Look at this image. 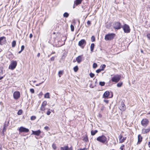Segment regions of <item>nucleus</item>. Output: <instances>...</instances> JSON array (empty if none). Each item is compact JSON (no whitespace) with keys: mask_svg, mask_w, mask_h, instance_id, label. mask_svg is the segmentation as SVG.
I'll return each instance as SVG.
<instances>
[{"mask_svg":"<svg viewBox=\"0 0 150 150\" xmlns=\"http://www.w3.org/2000/svg\"><path fill=\"white\" fill-rule=\"evenodd\" d=\"M149 147H150V142H149Z\"/></svg>","mask_w":150,"mask_h":150,"instance_id":"58","label":"nucleus"},{"mask_svg":"<svg viewBox=\"0 0 150 150\" xmlns=\"http://www.w3.org/2000/svg\"><path fill=\"white\" fill-rule=\"evenodd\" d=\"M91 40L92 42H94L95 41V38L93 36H92L91 38Z\"/></svg>","mask_w":150,"mask_h":150,"instance_id":"32","label":"nucleus"},{"mask_svg":"<svg viewBox=\"0 0 150 150\" xmlns=\"http://www.w3.org/2000/svg\"><path fill=\"white\" fill-rule=\"evenodd\" d=\"M17 62L16 61H11V64L9 67V69L13 70L15 69L17 66Z\"/></svg>","mask_w":150,"mask_h":150,"instance_id":"3","label":"nucleus"},{"mask_svg":"<svg viewBox=\"0 0 150 150\" xmlns=\"http://www.w3.org/2000/svg\"><path fill=\"white\" fill-rule=\"evenodd\" d=\"M6 129L5 128H4H4H3V130L2 131V132H3V133L4 132V131H6Z\"/></svg>","mask_w":150,"mask_h":150,"instance_id":"49","label":"nucleus"},{"mask_svg":"<svg viewBox=\"0 0 150 150\" xmlns=\"http://www.w3.org/2000/svg\"><path fill=\"white\" fill-rule=\"evenodd\" d=\"M113 28L116 29L118 30L122 28V26L120 23L118 22L114 23L113 24Z\"/></svg>","mask_w":150,"mask_h":150,"instance_id":"7","label":"nucleus"},{"mask_svg":"<svg viewBox=\"0 0 150 150\" xmlns=\"http://www.w3.org/2000/svg\"><path fill=\"white\" fill-rule=\"evenodd\" d=\"M24 45H22L21 47V51H22L24 49Z\"/></svg>","mask_w":150,"mask_h":150,"instance_id":"45","label":"nucleus"},{"mask_svg":"<svg viewBox=\"0 0 150 150\" xmlns=\"http://www.w3.org/2000/svg\"><path fill=\"white\" fill-rule=\"evenodd\" d=\"M22 110H19L17 114L18 115H21L22 114Z\"/></svg>","mask_w":150,"mask_h":150,"instance_id":"31","label":"nucleus"},{"mask_svg":"<svg viewBox=\"0 0 150 150\" xmlns=\"http://www.w3.org/2000/svg\"><path fill=\"white\" fill-rule=\"evenodd\" d=\"M16 45V41L15 40L13 41L12 43V47H14Z\"/></svg>","mask_w":150,"mask_h":150,"instance_id":"25","label":"nucleus"},{"mask_svg":"<svg viewBox=\"0 0 150 150\" xmlns=\"http://www.w3.org/2000/svg\"><path fill=\"white\" fill-rule=\"evenodd\" d=\"M102 70L101 69H99L96 70V71L97 73H98L100 72Z\"/></svg>","mask_w":150,"mask_h":150,"instance_id":"43","label":"nucleus"},{"mask_svg":"<svg viewBox=\"0 0 150 150\" xmlns=\"http://www.w3.org/2000/svg\"><path fill=\"white\" fill-rule=\"evenodd\" d=\"M96 139L98 141L103 143H105V142H108L107 138L104 135L98 137Z\"/></svg>","mask_w":150,"mask_h":150,"instance_id":"1","label":"nucleus"},{"mask_svg":"<svg viewBox=\"0 0 150 150\" xmlns=\"http://www.w3.org/2000/svg\"><path fill=\"white\" fill-rule=\"evenodd\" d=\"M33 134H34L37 136H39L41 133V131L40 130H38L37 131H34L33 130L32 131Z\"/></svg>","mask_w":150,"mask_h":150,"instance_id":"13","label":"nucleus"},{"mask_svg":"<svg viewBox=\"0 0 150 150\" xmlns=\"http://www.w3.org/2000/svg\"><path fill=\"white\" fill-rule=\"evenodd\" d=\"M149 122V121L147 119L145 118L142 120L141 123L143 126L146 127L148 124Z\"/></svg>","mask_w":150,"mask_h":150,"instance_id":"6","label":"nucleus"},{"mask_svg":"<svg viewBox=\"0 0 150 150\" xmlns=\"http://www.w3.org/2000/svg\"><path fill=\"white\" fill-rule=\"evenodd\" d=\"M115 35L114 34H109L105 36V39L106 40H110L114 38Z\"/></svg>","mask_w":150,"mask_h":150,"instance_id":"5","label":"nucleus"},{"mask_svg":"<svg viewBox=\"0 0 150 150\" xmlns=\"http://www.w3.org/2000/svg\"><path fill=\"white\" fill-rule=\"evenodd\" d=\"M71 31H74V27L72 25H71Z\"/></svg>","mask_w":150,"mask_h":150,"instance_id":"30","label":"nucleus"},{"mask_svg":"<svg viewBox=\"0 0 150 150\" xmlns=\"http://www.w3.org/2000/svg\"><path fill=\"white\" fill-rule=\"evenodd\" d=\"M44 129H45L47 131H48L50 130V128L48 126H46L44 127Z\"/></svg>","mask_w":150,"mask_h":150,"instance_id":"39","label":"nucleus"},{"mask_svg":"<svg viewBox=\"0 0 150 150\" xmlns=\"http://www.w3.org/2000/svg\"><path fill=\"white\" fill-rule=\"evenodd\" d=\"M43 81L42 82L40 83L39 84H36L35 85V86H39L41 84H42L43 83Z\"/></svg>","mask_w":150,"mask_h":150,"instance_id":"48","label":"nucleus"},{"mask_svg":"<svg viewBox=\"0 0 150 150\" xmlns=\"http://www.w3.org/2000/svg\"><path fill=\"white\" fill-rule=\"evenodd\" d=\"M94 47V44L93 43L91 44L90 46L91 50V52H93V51Z\"/></svg>","mask_w":150,"mask_h":150,"instance_id":"23","label":"nucleus"},{"mask_svg":"<svg viewBox=\"0 0 150 150\" xmlns=\"http://www.w3.org/2000/svg\"><path fill=\"white\" fill-rule=\"evenodd\" d=\"M121 78V76L119 75H117L114 76L112 77L111 81L112 82L117 83L120 80Z\"/></svg>","mask_w":150,"mask_h":150,"instance_id":"2","label":"nucleus"},{"mask_svg":"<svg viewBox=\"0 0 150 150\" xmlns=\"http://www.w3.org/2000/svg\"><path fill=\"white\" fill-rule=\"evenodd\" d=\"M36 117L35 116H32L31 117L30 119L31 120H34L35 119Z\"/></svg>","mask_w":150,"mask_h":150,"instance_id":"35","label":"nucleus"},{"mask_svg":"<svg viewBox=\"0 0 150 150\" xmlns=\"http://www.w3.org/2000/svg\"><path fill=\"white\" fill-rule=\"evenodd\" d=\"M83 140L86 142H87L88 140V139L87 137H85L83 139Z\"/></svg>","mask_w":150,"mask_h":150,"instance_id":"41","label":"nucleus"},{"mask_svg":"<svg viewBox=\"0 0 150 150\" xmlns=\"http://www.w3.org/2000/svg\"><path fill=\"white\" fill-rule=\"evenodd\" d=\"M3 78V76H2L0 77V80L1 79H2Z\"/></svg>","mask_w":150,"mask_h":150,"instance_id":"55","label":"nucleus"},{"mask_svg":"<svg viewBox=\"0 0 150 150\" xmlns=\"http://www.w3.org/2000/svg\"><path fill=\"white\" fill-rule=\"evenodd\" d=\"M69 16V14L67 12H65L63 14V16L64 17L67 18Z\"/></svg>","mask_w":150,"mask_h":150,"instance_id":"26","label":"nucleus"},{"mask_svg":"<svg viewBox=\"0 0 150 150\" xmlns=\"http://www.w3.org/2000/svg\"><path fill=\"white\" fill-rule=\"evenodd\" d=\"M122 82H120L117 84V86L118 87H120L122 86Z\"/></svg>","mask_w":150,"mask_h":150,"instance_id":"27","label":"nucleus"},{"mask_svg":"<svg viewBox=\"0 0 150 150\" xmlns=\"http://www.w3.org/2000/svg\"><path fill=\"white\" fill-rule=\"evenodd\" d=\"M104 101L106 103H108V100H104Z\"/></svg>","mask_w":150,"mask_h":150,"instance_id":"54","label":"nucleus"},{"mask_svg":"<svg viewBox=\"0 0 150 150\" xmlns=\"http://www.w3.org/2000/svg\"><path fill=\"white\" fill-rule=\"evenodd\" d=\"M79 150H85V148H83V149H80Z\"/></svg>","mask_w":150,"mask_h":150,"instance_id":"57","label":"nucleus"},{"mask_svg":"<svg viewBox=\"0 0 150 150\" xmlns=\"http://www.w3.org/2000/svg\"><path fill=\"white\" fill-rule=\"evenodd\" d=\"M110 95V93L108 91L105 92L103 96V97L105 98H108Z\"/></svg>","mask_w":150,"mask_h":150,"instance_id":"15","label":"nucleus"},{"mask_svg":"<svg viewBox=\"0 0 150 150\" xmlns=\"http://www.w3.org/2000/svg\"><path fill=\"white\" fill-rule=\"evenodd\" d=\"M90 76L91 77L93 78L94 76V74L92 73H90L89 74Z\"/></svg>","mask_w":150,"mask_h":150,"instance_id":"38","label":"nucleus"},{"mask_svg":"<svg viewBox=\"0 0 150 150\" xmlns=\"http://www.w3.org/2000/svg\"><path fill=\"white\" fill-rule=\"evenodd\" d=\"M120 109L122 111H124L125 109V106L124 104L122 102L121 103V104L119 106Z\"/></svg>","mask_w":150,"mask_h":150,"instance_id":"12","label":"nucleus"},{"mask_svg":"<svg viewBox=\"0 0 150 150\" xmlns=\"http://www.w3.org/2000/svg\"><path fill=\"white\" fill-rule=\"evenodd\" d=\"M78 70V68L77 66L74 68V70L75 72H76Z\"/></svg>","mask_w":150,"mask_h":150,"instance_id":"29","label":"nucleus"},{"mask_svg":"<svg viewBox=\"0 0 150 150\" xmlns=\"http://www.w3.org/2000/svg\"><path fill=\"white\" fill-rule=\"evenodd\" d=\"M19 131L21 132H29V130L28 129L25 128L23 127H21L19 128Z\"/></svg>","mask_w":150,"mask_h":150,"instance_id":"9","label":"nucleus"},{"mask_svg":"<svg viewBox=\"0 0 150 150\" xmlns=\"http://www.w3.org/2000/svg\"><path fill=\"white\" fill-rule=\"evenodd\" d=\"M86 43L85 40L84 39H82L79 41V45L80 46L83 45L84 44Z\"/></svg>","mask_w":150,"mask_h":150,"instance_id":"14","label":"nucleus"},{"mask_svg":"<svg viewBox=\"0 0 150 150\" xmlns=\"http://www.w3.org/2000/svg\"><path fill=\"white\" fill-rule=\"evenodd\" d=\"M112 150H114V149H112Z\"/></svg>","mask_w":150,"mask_h":150,"instance_id":"63","label":"nucleus"},{"mask_svg":"<svg viewBox=\"0 0 150 150\" xmlns=\"http://www.w3.org/2000/svg\"><path fill=\"white\" fill-rule=\"evenodd\" d=\"M63 72L62 71H59L58 72V75H59V77H61L60 75H62V74Z\"/></svg>","mask_w":150,"mask_h":150,"instance_id":"36","label":"nucleus"},{"mask_svg":"<svg viewBox=\"0 0 150 150\" xmlns=\"http://www.w3.org/2000/svg\"><path fill=\"white\" fill-rule=\"evenodd\" d=\"M44 97L46 98H50V94L49 93H46L44 95Z\"/></svg>","mask_w":150,"mask_h":150,"instance_id":"24","label":"nucleus"},{"mask_svg":"<svg viewBox=\"0 0 150 150\" xmlns=\"http://www.w3.org/2000/svg\"><path fill=\"white\" fill-rule=\"evenodd\" d=\"M105 67H106V66L105 64H103V65H101L102 69H101L102 71L103 70H104V69L105 68Z\"/></svg>","mask_w":150,"mask_h":150,"instance_id":"34","label":"nucleus"},{"mask_svg":"<svg viewBox=\"0 0 150 150\" xmlns=\"http://www.w3.org/2000/svg\"><path fill=\"white\" fill-rule=\"evenodd\" d=\"M53 34H55V32H54L53 33Z\"/></svg>","mask_w":150,"mask_h":150,"instance_id":"60","label":"nucleus"},{"mask_svg":"<svg viewBox=\"0 0 150 150\" xmlns=\"http://www.w3.org/2000/svg\"><path fill=\"white\" fill-rule=\"evenodd\" d=\"M147 38L150 40V33L148 34L147 35Z\"/></svg>","mask_w":150,"mask_h":150,"instance_id":"44","label":"nucleus"},{"mask_svg":"<svg viewBox=\"0 0 150 150\" xmlns=\"http://www.w3.org/2000/svg\"><path fill=\"white\" fill-rule=\"evenodd\" d=\"M76 60L79 63H80L82 60V57L81 55L79 56L76 59Z\"/></svg>","mask_w":150,"mask_h":150,"instance_id":"18","label":"nucleus"},{"mask_svg":"<svg viewBox=\"0 0 150 150\" xmlns=\"http://www.w3.org/2000/svg\"><path fill=\"white\" fill-rule=\"evenodd\" d=\"M52 147L54 149H55L56 148V145L54 144H53L52 145Z\"/></svg>","mask_w":150,"mask_h":150,"instance_id":"42","label":"nucleus"},{"mask_svg":"<svg viewBox=\"0 0 150 150\" xmlns=\"http://www.w3.org/2000/svg\"><path fill=\"white\" fill-rule=\"evenodd\" d=\"M97 67V64L96 63H93V67L94 68H96Z\"/></svg>","mask_w":150,"mask_h":150,"instance_id":"33","label":"nucleus"},{"mask_svg":"<svg viewBox=\"0 0 150 150\" xmlns=\"http://www.w3.org/2000/svg\"><path fill=\"white\" fill-rule=\"evenodd\" d=\"M99 85L101 86H103L105 85V82H104L102 81L100 82Z\"/></svg>","mask_w":150,"mask_h":150,"instance_id":"28","label":"nucleus"},{"mask_svg":"<svg viewBox=\"0 0 150 150\" xmlns=\"http://www.w3.org/2000/svg\"><path fill=\"white\" fill-rule=\"evenodd\" d=\"M48 110L47 111V115H50L51 113V111H50V109H48Z\"/></svg>","mask_w":150,"mask_h":150,"instance_id":"37","label":"nucleus"},{"mask_svg":"<svg viewBox=\"0 0 150 150\" xmlns=\"http://www.w3.org/2000/svg\"><path fill=\"white\" fill-rule=\"evenodd\" d=\"M60 150H72L71 148H69L67 146L61 147Z\"/></svg>","mask_w":150,"mask_h":150,"instance_id":"20","label":"nucleus"},{"mask_svg":"<svg viewBox=\"0 0 150 150\" xmlns=\"http://www.w3.org/2000/svg\"><path fill=\"white\" fill-rule=\"evenodd\" d=\"M20 94L19 91H15L13 94V97L15 99H17L20 97Z\"/></svg>","mask_w":150,"mask_h":150,"instance_id":"8","label":"nucleus"},{"mask_svg":"<svg viewBox=\"0 0 150 150\" xmlns=\"http://www.w3.org/2000/svg\"><path fill=\"white\" fill-rule=\"evenodd\" d=\"M7 125L6 124V123L5 124H4V127L5 128V127H7Z\"/></svg>","mask_w":150,"mask_h":150,"instance_id":"52","label":"nucleus"},{"mask_svg":"<svg viewBox=\"0 0 150 150\" xmlns=\"http://www.w3.org/2000/svg\"><path fill=\"white\" fill-rule=\"evenodd\" d=\"M30 92L33 93L35 92L34 90L33 89L31 88L30 89Z\"/></svg>","mask_w":150,"mask_h":150,"instance_id":"40","label":"nucleus"},{"mask_svg":"<svg viewBox=\"0 0 150 150\" xmlns=\"http://www.w3.org/2000/svg\"><path fill=\"white\" fill-rule=\"evenodd\" d=\"M97 132H98V131L97 130H95L94 131L92 130L91 131V135L93 136Z\"/></svg>","mask_w":150,"mask_h":150,"instance_id":"22","label":"nucleus"},{"mask_svg":"<svg viewBox=\"0 0 150 150\" xmlns=\"http://www.w3.org/2000/svg\"><path fill=\"white\" fill-rule=\"evenodd\" d=\"M75 5H76V4L75 3L73 6V8H75Z\"/></svg>","mask_w":150,"mask_h":150,"instance_id":"56","label":"nucleus"},{"mask_svg":"<svg viewBox=\"0 0 150 150\" xmlns=\"http://www.w3.org/2000/svg\"><path fill=\"white\" fill-rule=\"evenodd\" d=\"M55 53V52H53L52 53Z\"/></svg>","mask_w":150,"mask_h":150,"instance_id":"62","label":"nucleus"},{"mask_svg":"<svg viewBox=\"0 0 150 150\" xmlns=\"http://www.w3.org/2000/svg\"><path fill=\"white\" fill-rule=\"evenodd\" d=\"M47 104V102L46 101H44L42 103L41 108L40 110L42 111H44L45 109V106Z\"/></svg>","mask_w":150,"mask_h":150,"instance_id":"10","label":"nucleus"},{"mask_svg":"<svg viewBox=\"0 0 150 150\" xmlns=\"http://www.w3.org/2000/svg\"><path fill=\"white\" fill-rule=\"evenodd\" d=\"M54 57H52L51 58H50V60L52 61H54Z\"/></svg>","mask_w":150,"mask_h":150,"instance_id":"47","label":"nucleus"},{"mask_svg":"<svg viewBox=\"0 0 150 150\" xmlns=\"http://www.w3.org/2000/svg\"><path fill=\"white\" fill-rule=\"evenodd\" d=\"M122 27L123 28L125 33H128L130 32V29L128 25L125 24Z\"/></svg>","mask_w":150,"mask_h":150,"instance_id":"4","label":"nucleus"},{"mask_svg":"<svg viewBox=\"0 0 150 150\" xmlns=\"http://www.w3.org/2000/svg\"><path fill=\"white\" fill-rule=\"evenodd\" d=\"M29 37L30 38H32L33 37V35L32 34H30Z\"/></svg>","mask_w":150,"mask_h":150,"instance_id":"51","label":"nucleus"},{"mask_svg":"<svg viewBox=\"0 0 150 150\" xmlns=\"http://www.w3.org/2000/svg\"><path fill=\"white\" fill-rule=\"evenodd\" d=\"M22 51H21V50L20 51H19L18 52V53H20L21 52H22Z\"/></svg>","mask_w":150,"mask_h":150,"instance_id":"59","label":"nucleus"},{"mask_svg":"<svg viewBox=\"0 0 150 150\" xmlns=\"http://www.w3.org/2000/svg\"><path fill=\"white\" fill-rule=\"evenodd\" d=\"M150 131V128H148L146 129H142V133L144 134L149 132Z\"/></svg>","mask_w":150,"mask_h":150,"instance_id":"16","label":"nucleus"},{"mask_svg":"<svg viewBox=\"0 0 150 150\" xmlns=\"http://www.w3.org/2000/svg\"><path fill=\"white\" fill-rule=\"evenodd\" d=\"M1 69V72H0V74H3V70L2 69Z\"/></svg>","mask_w":150,"mask_h":150,"instance_id":"50","label":"nucleus"},{"mask_svg":"<svg viewBox=\"0 0 150 150\" xmlns=\"http://www.w3.org/2000/svg\"><path fill=\"white\" fill-rule=\"evenodd\" d=\"M82 1V0H76L74 1V3H75L76 5H77L81 4Z\"/></svg>","mask_w":150,"mask_h":150,"instance_id":"21","label":"nucleus"},{"mask_svg":"<svg viewBox=\"0 0 150 150\" xmlns=\"http://www.w3.org/2000/svg\"><path fill=\"white\" fill-rule=\"evenodd\" d=\"M6 41V38L4 37H2L0 38V45H2L5 44Z\"/></svg>","mask_w":150,"mask_h":150,"instance_id":"11","label":"nucleus"},{"mask_svg":"<svg viewBox=\"0 0 150 150\" xmlns=\"http://www.w3.org/2000/svg\"><path fill=\"white\" fill-rule=\"evenodd\" d=\"M126 138L123 137L122 136H120L119 141L120 143H122L124 142Z\"/></svg>","mask_w":150,"mask_h":150,"instance_id":"19","label":"nucleus"},{"mask_svg":"<svg viewBox=\"0 0 150 150\" xmlns=\"http://www.w3.org/2000/svg\"><path fill=\"white\" fill-rule=\"evenodd\" d=\"M142 137L141 135L139 134L138 136V144H139L142 142Z\"/></svg>","mask_w":150,"mask_h":150,"instance_id":"17","label":"nucleus"},{"mask_svg":"<svg viewBox=\"0 0 150 150\" xmlns=\"http://www.w3.org/2000/svg\"><path fill=\"white\" fill-rule=\"evenodd\" d=\"M148 114H150V113H149Z\"/></svg>","mask_w":150,"mask_h":150,"instance_id":"61","label":"nucleus"},{"mask_svg":"<svg viewBox=\"0 0 150 150\" xmlns=\"http://www.w3.org/2000/svg\"><path fill=\"white\" fill-rule=\"evenodd\" d=\"M87 24L88 25H90L91 24V22L89 21H87Z\"/></svg>","mask_w":150,"mask_h":150,"instance_id":"46","label":"nucleus"},{"mask_svg":"<svg viewBox=\"0 0 150 150\" xmlns=\"http://www.w3.org/2000/svg\"><path fill=\"white\" fill-rule=\"evenodd\" d=\"M40 53H38L37 54V57H40Z\"/></svg>","mask_w":150,"mask_h":150,"instance_id":"53","label":"nucleus"}]
</instances>
